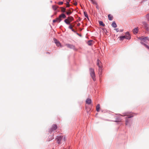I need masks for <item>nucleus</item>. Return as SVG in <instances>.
I'll use <instances>...</instances> for the list:
<instances>
[{"mask_svg":"<svg viewBox=\"0 0 149 149\" xmlns=\"http://www.w3.org/2000/svg\"><path fill=\"white\" fill-rule=\"evenodd\" d=\"M116 31H117V32H118L119 31V29H115Z\"/></svg>","mask_w":149,"mask_h":149,"instance_id":"72a5a7b5","label":"nucleus"},{"mask_svg":"<svg viewBox=\"0 0 149 149\" xmlns=\"http://www.w3.org/2000/svg\"><path fill=\"white\" fill-rule=\"evenodd\" d=\"M96 109L97 111H100V104H98L97 105Z\"/></svg>","mask_w":149,"mask_h":149,"instance_id":"9b49d317","label":"nucleus"},{"mask_svg":"<svg viewBox=\"0 0 149 149\" xmlns=\"http://www.w3.org/2000/svg\"><path fill=\"white\" fill-rule=\"evenodd\" d=\"M63 140L64 141H65L66 140V138L65 136H64L63 138Z\"/></svg>","mask_w":149,"mask_h":149,"instance_id":"cd10ccee","label":"nucleus"},{"mask_svg":"<svg viewBox=\"0 0 149 149\" xmlns=\"http://www.w3.org/2000/svg\"><path fill=\"white\" fill-rule=\"evenodd\" d=\"M56 139L57 140V142L58 144H60L61 143L62 141H63V136H57Z\"/></svg>","mask_w":149,"mask_h":149,"instance_id":"f03ea898","label":"nucleus"},{"mask_svg":"<svg viewBox=\"0 0 149 149\" xmlns=\"http://www.w3.org/2000/svg\"><path fill=\"white\" fill-rule=\"evenodd\" d=\"M99 23L100 25H102L103 26H104L105 25V24L103 23V22L101 21H99Z\"/></svg>","mask_w":149,"mask_h":149,"instance_id":"412c9836","label":"nucleus"},{"mask_svg":"<svg viewBox=\"0 0 149 149\" xmlns=\"http://www.w3.org/2000/svg\"><path fill=\"white\" fill-rule=\"evenodd\" d=\"M84 15L85 17H87V19H88L89 20V18L88 17V15L87 13L86 12H84Z\"/></svg>","mask_w":149,"mask_h":149,"instance_id":"4be33fe9","label":"nucleus"},{"mask_svg":"<svg viewBox=\"0 0 149 149\" xmlns=\"http://www.w3.org/2000/svg\"><path fill=\"white\" fill-rule=\"evenodd\" d=\"M124 36L125 37L126 39H127L129 40L131 38L130 35L128 33H127Z\"/></svg>","mask_w":149,"mask_h":149,"instance_id":"20e7f679","label":"nucleus"},{"mask_svg":"<svg viewBox=\"0 0 149 149\" xmlns=\"http://www.w3.org/2000/svg\"><path fill=\"white\" fill-rule=\"evenodd\" d=\"M80 24H78V26H79Z\"/></svg>","mask_w":149,"mask_h":149,"instance_id":"ea45409f","label":"nucleus"},{"mask_svg":"<svg viewBox=\"0 0 149 149\" xmlns=\"http://www.w3.org/2000/svg\"><path fill=\"white\" fill-rule=\"evenodd\" d=\"M97 64L98 66V68L102 67L101 63L99 59L97 60Z\"/></svg>","mask_w":149,"mask_h":149,"instance_id":"0eeeda50","label":"nucleus"},{"mask_svg":"<svg viewBox=\"0 0 149 149\" xmlns=\"http://www.w3.org/2000/svg\"><path fill=\"white\" fill-rule=\"evenodd\" d=\"M67 1H68V2H69V1H68V0H67Z\"/></svg>","mask_w":149,"mask_h":149,"instance_id":"37998d69","label":"nucleus"},{"mask_svg":"<svg viewBox=\"0 0 149 149\" xmlns=\"http://www.w3.org/2000/svg\"><path fill=\"white\" fill-rule=\"evenodd\" d=\"M70 2V1H69V2H68V1H67L66 2L67 3V4H69Z\"/></svg>","mask_w":149,"mask_h":149,"instance_id":"e433bc0d","label":"nucleus"},{"mask_svg":"<svg viewBox=\"0 0 149 149\" xmlns=\"http://www.w3.org/2000/svg\"><path fill=\"white\" fill-rule=\"evenodd\" d=\"M128 123V121H126V123H125L126 125H127V124Z\"/></svg>","mask_w":149,"mask_h":149,"instance_id":"c9c22d12","label":"nucleus"},{"mask_svg":"<svg viewBox=\"0 0 149 149\" xmlns=\"http://www.w3.org/2000/svg\"><path fill=\"white\" fill-rule=\"evenodd\" d=\"M91 103V100L90 98H87L86 101V103L87 104H89Z\"/></svg>","mask_w":149,"mask_h":149,"instance_id":"1a4fd4ad","label":"nucleus"},{"mask_svg":"<svg viewBox=\"0 0 149 149\" xmlns=\"http://www.w3.org/2000/svg\"><path fill=\"white\" fill-rule=\"evenodd\" d=\"M52 8L54 10H56L57 8V7L55 6H52Z\"/></svg>","mask_w":149,"mask_h":149,"instance_id":"393cba45","label":"nucleus"},{"mask_svg":"<svg viewBox=\"0 0 149 149\" xmlns=\"http://www.w3.org/2000/svg\"><path fill=\"white\" fill-rule=\"evenodd\" d=\"M71 13L72 12L70 10H69L68 12H66V13L68 15H70Z\"/></svg>","mask_w":149,"mask_h":149,"instance_id":"5701e85b","label":"nucleus"},{"mask_svg":"<svg viewBox=\"0 0 149 149\" xmlns=\"http://www.w3.org/2000/svg\"><path fill=\"white\" fill-rule=\"evenodd\" d=\"M141 43L143 45L145 46L146 47V46L147 45L146 44H144V43H142V42H141Z\"/></svg>","mask_w":149,"mask_h":149,"instance_id":"7c9ffc66","label":"nucleus"},{"mask_svg":"<svg viewBox=\"0 0 149 149\" xmlns=\"http://www.w3.org/2000/svg\"><path fill=\"white\" fill-rule=\"evenodd\" d=\"M67 18L70 21V22L74 19L73 17L72 16L68 17Z\"/></svg>","mask_w":149,"mask_h":149,"instance_id":"2eb2a0df","label":"nucleus"},{"mask_svg":"<svg viewBox=\"0 0 149 149\" xmlns=\"http://www.w3.org/2000/svg\"><path fill=\"white\" fill-rule=\"evenodd\" d=\"M69 28L70 29H72V28H73V26L71 25H70V26H69Z\"/></svg>","mask_w":149,"mask_h":149,"instance_id":"bb28decb","label":"nucleus"},{"mask_svg":"<svg viewBox=\"0 0 149 149\" xmlns=\"http://www.w3.org/2000/svg\"><path fill=\"white\" fill-rule=\"evenodd\" d=\"M64 22L67 24H70V21L67 18L64 20Z\"/></svg>","mask_w":149,"mask_h":149,"instance_id":"f8f14e48","label":"nucleus"},{"mask_svg":"<svg viewBox=\"0 0 149 149\" xmlns=\"http://www.w3.org/2000/svg\"><path fill=\"white\" fill-rule=\"evenodd\" d=\"M61 19H60L59 17L56 18L55 19H54L53 20V22L54 23L57 22H61Z\"/></svg>","mask_w":149,"mask_h":149,"instance_id":"39448f33","label":"nucleus"},{"mask_svg":"<svg viewBox=\"0 0 149 149\" xmlns=\"http://www.w3.org/2000/svg\"><path fill=\"white\" fill-rule=\"evenodd\" d=\"M63 3V2H62V1L59 2L58 3V4L59 5H62Z\"/></svg>","mask_w":149,"mask_h":149,"instance_id":"a878e982","label":"nucleus"},{"mask_svg":"<svg viewBox=\"0 0 149 149\" xmlns=\"http://www.w3.org/2000/svg\"><path fill=\"white\" fill-rule=\"evenodd\" d=\"M108 17L109 20H112L113 19V16H111V15L109 14L108 15Z\"/></svg>","mask_w":149,"mask_h":149,"instance_id":"a211bd4d","label":"nucleus"},{"mask_svg":"<svg viewBox=\"0 0 149 149\" xmlns=\"http://www.w3.org/2000/svg\"><path fill=\"white\" fill-rule=\"evenodd\" d=\"M57 128V125H52V128H51V131H53L55 130Z\"/></svg>","mask_w":149,"mask_h":149,"instance_id":"423d86ee","label":"nucleus"},{"mask_svg":"<svg viewBox=\"0 0 149 149\" xmlns=\"http://www.w3.org/2000/svg\"><path fill=\"white\" fill-rule=\"evenodd\" d=\"M66 45L67 47L70 48H74V46L73 45L69 44H67Z\"/></svg>","mask_w":149,"mask_h":149,"instance_id":"4468645a","label":"nucleus"},{"mask_svg":"<svg viewBox=\"0 0 149 149\" xmlns=\"http://www.w3.org/2000/svg\"><path fill=\"white\" fill-rule=\"evenodd\" d=\"M61 12H62L63 13L65 12V10H66V9L65 8L63 7H61Z\"/></svg>","mask_w":149,"mask_h":149,"instance_id":"aec40b11","label":"nucleus"},{"mask_svg":"<svg viewBox=\"0 0 149 149\" xmlns=\"http://www.w3.org/2000/svg\"><path fill=\"white\" fill-rule=\"evenodd\" d=\"M98 68V74L100 75H101L102 71V67Z\"/></svg>","mask_w":149,"mask_h":149,"instance_id":"9d476101","label":"nucleus"},{"mask_svg":"<svg viewBox=\"0 0 149 149\" xmlns=\"http://www.w3.org/2000/svg\"><path fill=\"white\" fill-rule=\"evenodd\" d=\"M120 40H123L124 39H126L125 37V36H120L119 37Z\"/></svg>","mask_w":149,"mask_h":149,"instance_id":"6ab92c4d","label":"nucleus"},{"mask_svg":"<svg viewBox=\"0 0 149 149\" xmlns=\"http://www.w3.org/2000/svg\"><path fill=\"white\" fill-rule=\"evenodd\" d=\"M112 26L116 28L117 27V25L115 22H113L111 24Z\"/></svg>","mask_w":149,"mask_h":149,"instance_id":"dca6fc26","label":"nucleus"},{"mask_svg":"<svg viewBox=\"0 0 149 149\" xmlns=\"http://www.w3.org/2000/svg\"><path fill=\"white\" fill-rule=\"evenodd\" d=\"M90 71L91 76L93 80L94 81H95L96 79L95 78V74L94 69L92 68H90Z\"/></svg>","mask_w":149,"mask_h":149,"instance_id":"f257e3e1","label":"nucleus"},{"mask_svg":"<svg viewBox=\"0 0 149 149\" xmlns=\"http://www.w3.org/2000/svg\"><path fill=\"white\" fill-rule=\"evenodd\" d=\"M70 6L69 4H67L66 5V7H69Z\"/></svg>","mask_w":149,"mask_h":149,"instance_id":"2f4dec72","label":"nucleus"},{"mask_svg":"<svg viewBox=\"0 0 149 149\" xmlns=\"http://www.w3.org/2000/svg\"><path fill=\"white\" fill-rule=\"evenodd\" d=\"M141 43L143 45L145 46L146 47V46L147 45L146 44H144V43H142V42H141Z\"/></svg>","mask_w":149,"mask_h":149,"instance_id":"c756f323","label":"nucleus"},{"mask_svg":"<svg viewBox=\"0 0 149 149\" xmlns=\"http://www.w3.org/2000/svg\"><path fill=\"white\" fill-rule=\"evenodd\" d=\"M68 1H70L71 0H68Z\"/></svg>","mask_w":149,"mask_h":149,"instance_id":"79ce46f5","label":"nucleus"},{"mask_svg":"<svg viewBox=\"0 0 149 149\" xmlns=\"http://www.w3.org/2000/svg\"><path fill=\"white\" fill-rule=\"evenodd\" d=\"M86 111H90V110H87Z\"/></svg>","mask_w":149,"mask_h":149,"instance_id":"a19ab883","label":"nucleus"},{"mask_svg":"<svg viewBox=\"0 0 149 149\" xmlns=\"http://www.w3.org/2000/svg\"><path fill=\"white\" fill-rule=\"evenodd\" d=\"M96 8L97 9H99V7L98 6L97 4V5H96Z\"/></svg>","mask_w":149,"mask_h":149,"instance_id":"c85d7f7f","label":"nucleus"},{"mask_svg":"<svg viewBox=\"0 0 149 149\" xmlns=\"http://www.w3.org/2000/svg\"><path fill=\"white\" fill-rule=\"evenodd\" d=\"M58 17L60 19H61V21L62 20V19H64L66 17V16L64 14L62 13Z\"/></svg>","mask_w":149,"mask_h":149,"instance_id":"7ed1b4c3","label":"nucleus"},{"mask_svg":"<svg viewBox=\"0 0 149 149\" xmlns=\"http://www.w3.org/2000/svg\"><path fill=\"white\" fill-rule=\"evenodd\" d=\"M132 117V116H128L127 118H131V117Z\"/></svg>","mask_w":149,"mask_h":149,"instance_id":"f704fd0d","label":"nucleus"},{"mask_svg":"<svg viewBox=\"0 0 149 149\" xmlns=\"http://www.w3.org/2000/svg\"><path fill=\"white\" fill-rule=\"evenodd\" d=\"M54 41L55 43L56 44L57 46H59L60 45V43L59 42V41H58L56 39H54Z\"/></svg>","mask_w":149,"mask_h":149,"instance_id":"6e6552de","label":"nucleus"},{"mask_svg":"<svg viewBox=\"0 0 149 149\" xmlns=\"http://www.w3.org/2000/svg\"><path fill=\"white\" fill-rule=\"evenodd\" d=\"M93 42V41L92 40H90L88 41L87 44L89 45H91Z\"/></svg>","mask_w":149,"mask_h":149,"instance_id":"f3484780","label":"nucleus"},{"mask_svg":"<svg viewBox=\"0 0 149 149\" xmlns=\"http://www.w3.org/2000/svg\"><path fill=\"white\" fill-rule=\"evenodd\" d=\"M140 39L141 40H146L147 39V37H145V38H140Z\"/></svg>","mask_w":149,"mask_h":149,"instance_id":"b1692460","label":"nucleus"},{"mask_svg":"<svg viewBox=\"0 0 149 149\" xmlns=\"http://www.w3.org/2000/svg\"><path fill=\"white\" fill-rule=\"evenodd\" d=\"M72 31H74V29H72Z\"/></svg>","mask_w":149,"mask_h":149,"instance_id":"58836bf2","label":"nucleus"},{"mask_svg":"<svg viewBox=\"0 0 149 149\" xmlns=\"http://www.w3.org/2000/svg\"><path fill=\"white\" fill-rule=\"evenodd\" d=\"M74 4L75 5H76L77 4V3H74Z\"/></svg>","mask_w":149,"mask_h":149,"instance_id":"4c0bfd02","label":"nucleus"},{"mask_svg":"<svg viewBox=\"0 0 149 149\" xmlns=\"http://www.w3.org/2000/svg\"><path fill=\"white\" fill-rule=\"evenodd\" d=\"M133 32L134 34L138 32V29L137 28H135L133 30Z\"/></svg>","mask_w":149,"mask_h":149,"instance_id":"ddd939ff","label":"nucleus"},{"mask_svg":"<svg viewBox=\"0 0 149 149\" xmlns=\"http://www.w3.org/2000/svg\"><path fill=\"white\" fill-rule=\"evenodd\" d=\"M146 47L148 48V49H149V47L147 45L146 46Z\"/></svg>","mask_w":149,"mask_h":149,"instance_id":"473e14b6","label":"nucleus"}]
</instances>
